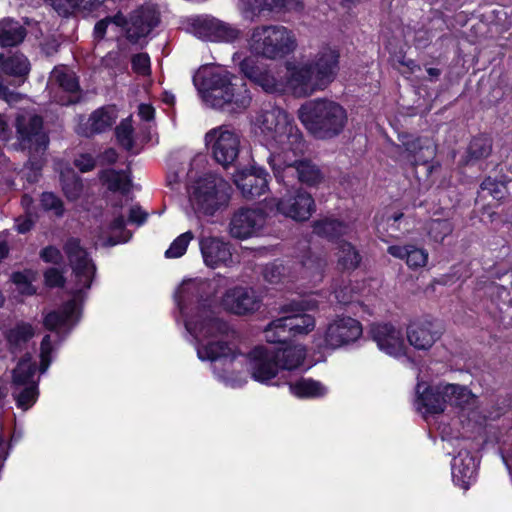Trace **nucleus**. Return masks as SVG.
Listing matches in <instances>:
<instances>
[{"mask_svg": "<svg viewBox=\"0 0 512 512\" xmlns=\"http://www.w3.org/2000/svg\"><path fill=\"white\" fill-rule=\"evenodd\" d=\"M199 91L206 104L229 113L245 110L251 95L243 79L227 69L214 66L201 71Z\"/></svg>", "mask_w": 512, "mask_h": 512, "instance_id": "nucleus-4", "label": "nucleus"}, {"mask_svg": "<svg viewBox=\"0 0 512 512\" xmlns=\"http://www.w3.org/2000/svg\"><path fill=\"white\" fill-rule=\"evenodd\" d=\"M280 171H274L275 177L279 182L288 184L291 182V178L297 177V179L306 185L316 186L320 184L324 175L320 168L309 160H298L292 158L287 161V164H283Z\"/></svg>", "mask_w": 512, "mask_h": 512, "instance_id": "nucleus-20", "label": "nucleus"}, {"mask_svg": "<svg viewBox=\"0 0 512 512\" xmlns=\"http://www.w3.org/2000/svg\"><path fill=\"white\" fill-rule=\"evenodd\" d=\"M17 146L29 155V182H35L42 167V157L48 147L49 138L43 130V120L40 116L24 112L15 121Z\"/></svg>", "mask_w": 512, "mask_h": 512, "instance_id": "nucleus-7", "label": "nucleus"}, {"mask_svg": "<svg viewBox=\"0 0 512 512\" xmlns=\"http://www.w3.org/2000/svg\"><path fill=\"white\" fill-rule=\"evenodd\" d=\"M59 15L68 16L77 11L72 0H45Z\"/></svg>", "mask_w": 512, "mask_h": 512, "instance_id": "nucleus-57", "label": "nucleus"}, {"mask_svg": "<svg viewBox=\"0 0 512 512\" xmlns=\"http://www.w3.org/2000/svg\"><path fill=\"white\" fill-rule=\"evenodd\" d=\"M193 238L194 235L191 231H186L185 233L179 235L166 250L165 256L167 258H179L183 256Z\"/></svg>", "mask_w": 512, "mask_h": 512, "instance_id": "nucleus-48", "label": "nucleus"}, {"mask_svg": "<svg viewBox=\"0 0 512 512\" xmlns=\"http://www.w3.org/2000/svg\"><path fill=\"white\" fill-rule=\"evenodd\" d=\"M106 234V244L110 246L122 242H127L130 239L131 233L125 230V220L123 214L118 213V211L115 210L114 218L111 221Z\"/></svg>", "mask_w": 512, "mask_h": 512, "instance_id": "nucleus-42", "label": "nucleus"}, {"mask_svg": "<svg viewBox=\"0 0 512 512\" xmlns=\"http://www.w3.org/2000/svg\"><path fill=\"white\" fill-rule=\"evenodd\" d=\"M117 118L118 111L114 105L100 107L93 111L88 118H80L76 132L85 137L103 133L114 125Z\"/></svg>", "mask_w": 512, "mask_h": 512, "instance_id": "nucleus-23", "label": "nucleus"}, {"mask_svg": "<svg viewBox=\"0 0 512 512\" xmlns=\"http://www.w3.org/2000/svg\"><path fill=\"white\" fill-rule=\"evenodd\" d=\"M35 372L36 366L35 363L32 362V357L30 355H26L19 361L16 368L13 370L14 386L20 388L22 385L35 383Z\"/></svg>", "mask_w": 512, "mask_h": 512, "instance_id": "nucleus-41", "label": "nucleus"}, {"mask_svg": "<svg viewBox=\"0 0 512 512\" xmlns=\"http://www.w3.org/2000/svg\"><path fill=\"white\" fill-rule=\"evenodd\" d=\"M241 135L230 125H220L205 134V144L212 157L227 167L235 162L240 151Z\"/></svg>", "mask_w": 512, "mask_h": 512, "instance_id": "nucleus-10", "label": "nucleus"}, {"mask_svg": "<svg viewBox=\"0 0 512 512\" xmlns=\"http://www.w3.org/2000/svg\"><path fill=\"white\" fill-rule=\"evenodd\" d=\"M147 213L139 206H133L129 210V222L141 225L146 221Z\"/></svg>", "mask_w": 512, "mask_h": 512, "instance_id": "nucleus-64", "label": "nucleus"}, {"mask_svg": "<svg viewBox=\"0 0 512 512\" xmlns=\"http://www.w3.org/2000/svg\"><path fill=\"white\" fill-rule=\"evenodd\" d=\"M268 174L262 168L238 170L234 174V183L248 200L263 195L268 189Z\"/></svg>", "mask_w": 512, "mask_h": 512, "instance_id": "nucleus-24", "label": "nucleus"}, {"mask_svg": "<svg viewBox=\"0 0 512 512\" xmlns=\"http://www.w3.org/2000/svg\"><path fill=\"white\" fill-rule=\"evenodd\" d=\"M440 331L427 320L412 322L407 328L409 344L418 350H428L440 338Z\"/></svg>", "mask_w": 512, "mask_h": 512, "instance_id": "nucleus-28", "label": "nucleus"}, {"mask_svg": "<svg viewBox=\"0 0 512 512\" xmlns=\"http://www.w3.org/2000/svg\"><path fill=\"white\" fill-rule=\"evenodd\" d=\"M125 23V17L118 13L117 15L113 17H106L105 19H102L98 21L94 27V35L96 38H103L108 26L110 24H115L116 26H123Z\"/></svg>", "mask_w": 512, "mask_h": 512, "instance_id": "nucleus-52", "label": "nucleus"}, {"mask_svg": "<svg viewBox=\"0 0 512 512\" xmlns=\"http://www.w3.org/2000/svg\"><path fill=\"white\" fill-rule=\"evenodd\" d=\"M60 181L62 191L69 201H76L80 198L83 184L80 177L71 168L61 171Z\"/></svg>", "mask_w": 512, "mask_h": 512, "instance_id": "nucleus-38", "label": "nucleus"}, {"mask_svg": "<svg viewBox=\"0 0 512 512\" xmlns=\"http://www.w3.org/2000/svg\"><path fill=\"white\" fill-rule=\"evenodd\" d=\"M45 283L49 287L62 286L64 283V277L60 270L57 268H49L45 274Z\"/></svg>", "mask_w": 512, "mask_h": 512, "instance_id": "nucleus-59", "label": "nucleus"}, {"mask_svg": "<svg viewBox=\"0 0 512 512\" xmlns=\"http://www.w3.org/2000/svg\"><path fill=\"white\" fill-rule=\"evenodd\" d=\"M248 43L253 53L267 59L285 57L297 46L294 33L281 25L255 27Z\"/></svg>", "mask_w": 512, "mask_h": 512, "instance_id": "nucleus-8", "label": "nucleus"}, {"mask_svg": "<svg viewBox=\"0 0 512 512\" xmlns=\"http://www.w3.org/2000/svg\"><path fill=\"white\" fill-rule=\"evenodd\" d=\"M64 251L72 269L69 291L73 298L60 311L51 312L44 319L45 327L56 331L58 337L61 333H67L78 320L82 294L90 289L96 273L94 262L78 239H69L64 245Z\"/></svg>", "mask_w": 512, "mask_h": 512, "instance_id": "nucleus-3", "label": "nucleus"}, {"mask_svg": "<svg viewBox=\"0 0 512 512\" xmlns=\"http://www.w3.org/2000/svg\"><path fill=\"white\" fill-rule=\"evenodd\" d=\"M451 232L452 226L447 220L435 219L428 223V234L435 242H442Z\"/></svg>", "mask_w": 512, "mask_h": 512, "instance_id": "nucleus-49", "label": "nucleus"}, {"mask_svg": "<svg viewBox=\"0 0 512 512\" xmlns=\"http://www.w3.org/2000/svg\"><path fill=\"white\" fill-rule=\"evenodd\" d=\"M337 264L343 270H353L358 267L361 257L355 247L346 241L337 243Z\"/></svg>", "mask_w": 512, "mask_h": 512, "instance_id": "nucleus-39", "label": "nucleus"}, {"mask_svg": "<svg viewBox=\"0 0 512 512\" xmlns=\"http://www.w3.org/2000/svg\"><path fill=\"white\" fill-rule=\"evenodd\" d=\"M291 394L298 398H321L328 393V388L321 382L311 378H301L289 384Z\"/></svg>", "mask_w": 512, "mask_h": 512, "instance_id": "nucleus-34", "label": "nucleus"}, {"mask_svg": "<svg viewBox=\"0 0 512 512\" xmlns=\"http://www.w3.org/2000/svg\"><path fill=\"white\" fill-rule=\"evenodd\" d=\"M400 141L414 164H424L435 155L434 144L428 138L402 135Z\"/></svg>", "mask_w": 512, "mask_h": 512, "instance_id": "nucleus-29", "label": "nucleus"}, {"mask_svg": "<svg viewBox=\"0 0 512 512\" xmlns=\"http://www.w3.org/2000/svg\"><path fill=\"white\" fill-rule=\"evenodd\" d=\"M16 404L22 410H28L36 402L38 397L37 382L16 387L13 393Z\"/></svg>", "mask_w": 512, "mask_h": 512, "instance_id": "nucleus-45", "label": "nucleus"}, {"mask_svg": "<svg viewBox=\"0 0 512 512\" xmlns=\"http://www.w3.org/2000/svg\"><path fill=\"white\" fill-rule=\"evenodd\" d=\"M159 23V13L152 4L143 5L135 9L129 20L125 18L126 36L132 43H137L146 37Z\"/></svg>", "mask_w": 512, "mask_h": 512, "instance_id": "nucleus-21", "label": "nucleus"}, {"mask_svg": "<svg viewBox=\"0 0 512 512\" xmlns=\"http://www.w3.org/2000/svg\"><path fill=\"white\" fill-rule=\"evenodd\" d=\"M369 334L379 350L393 357L406 355L407 347L402 330L391 323H374L370 326Z\"/></svg>", "mask_w": 512, "mask_h": 512, "instance_id": "nucleus-17", "label": "nucleus"}, {"mask_svg": "<svg viewBox=\"0 0 512 512\" xmlns=\"http://www.w3.org/2000/svg\"><path fill=\"white\" fill-rule=\"evenodd\" d=\"M100 179L107 184L109 190L120 191L123 194L128 193L131 187V180L124 171L104 170L100 174Z\"/></svg>", "mask_w": 512, "mask_h": 512, "instance_id": "nucleus-43", "label": "nucleus"}, {"mask_svg": "<svg viewBox=\"0 0 512 512\" xmlns=\"http://www.w3.org/2000/svg\"><path fill=\"white\" fill-rule=\"evenodd\" d=\"M254 124L270 152L268 163L273 171H280L279 168L287 164V161L304 154V136L293 117L285 110L272 108L262 111L257 115Z\"/></svg>", "mask_w": 512, "mask_h": 512, "instance_id": "nucleus-2", "label": "nucleus"}, {"mask_svg": "<svg viewBox=\"0 0 512 512\" xmlns=\"http://www.w3.org/2000/svg\"><path fill=\"white\" fill-rule=\"evenodd\" d=\"M200 250L204 263L211 268L230 266L233 263L228 243L216 237L203 238Z\"/></svg>", "mask_w": 512, "mask_h": 512, "instance_id": "nucleus-27", "label": "nucleus"}, {"mask_svg": "<svg viewBox=\"0 0 512 512\" xmlns=\"http://www.w3.org/2000/svg\"><path fill=\"white\" fill-rule=\"evenodd\" d=\"M468 152L473 159L486 158L491 152V143L487 138H474L469 145Z\"/></svg>", "mask_w": 512, "mask_h": 512, "instance_id": "nucleus-50", "label": "nucleus"}, {"mask_svg": "<svg viewBox=\"0 0 512 512\" xmlns=\"http://www.w3.org/2000/svg\"><path fill=\"white\" fill-rule=\"evenodd\" d=\"M283 319L273 320L264 330V338L268 343H284L289 339L288 330L282 327Z\"/></svg>", "mask_w": 512, "mask_h": 512, "instance_id": "nucleus-47", "label": "nucleus"}, {"mask_svg": "<svg viewBox=\"0 0 512 512\" xmlns=\"http://www.w3.org/2000/svg\"><path fill=\"white\" fill-rule=\"evenodd\" d=\"M0 65L3 73L21 78L18 85L23 82L30 71V63L23 54H14L7 59L0 54Z\"/></svg>", "mask_w": 512, "mask_h": 512, "instance_id": "nucleus-37", "label": "nucleus"}, {"mask_svg": "<svg viewBox=\"0 0 512 512\" xmlns=\"http://www.w3.org/2000/svg\"><path fill=\"white\" fill-rule=\"evenodd\" d=\"M132 69L139 75H149L150 74V58L148 54L140 53L134 55L132 58Z\"/></svg>", "mask_w": 512, "mask_h": 512, "instance_id": "nucleus-56", "label": "nucleus"}, {"mask_svg": "<svg viewBox=\"0 0 512 512\" xmlns=\"http://www.w3.org/2000/svg\"><path fill=\"white\" fill-rule=\"evenodd\" d=\"M272 8H285L287 10H299L303 5L301 0H271Z\"/></svg>", "mask_w": 512, "mask_h": 512, "instance_id": "nucleus-63", "label": "nucleus"}, {"mask_svg": "<svg viewBox=\"0 0 512 512\" xmlns=\"http://www.w3.org/2000/svg\"><path fill=\"white\" fill-rule=\"evenodd\" d=\"M55 350L51 342L50 335H46L40 345V372L45 373L49 368L52 358L51 354Z\"/></svg>", "mask_w": 512, "mask_h": 512, "instance_id": "nucleus-51", "label": "nucleus"}, {"mask_svg": "<svg viewBox=\"0 0 512 512\" xmlns=\"http://www.w3.org/2000/svg\"><path fill=\"white\" fill-rule=\"evenodd\" d=\"M297 116L306 130L318 139L338 136L348 122L345 108L325 98L306 101L299 107Z\"/></svg>", "mask_w": 512, "mask_h": 512, "instance_id": "nucleus-5", "label": "nucleus"}, {"mask_svg": "<svg viewBox=\"0 0 512 512\" xmlns=\"http://www.w3.org/2000/svg\"><path fill=\"white\" fill-rule=\"evenodd\" d=\"M241 9L244 12H250L252 14H257L262 11H271L272 4L271 0H240Z\"/></svg>", "mask_w": 512, "mask_h": 512, "instance_id": "nucleus-54", "label": "nucleus"}, {"mask_svg": "<svg viewBox=\"0 0 512 512\" xmlns=\"http://www.w3.org/2000/svg\"><path fill=\"white\" fill-rule=\"evenodd\" d=\"M283 93H290L296 97H306L321 90L312 75L311 67L307 64H287V71L283 77Z\"/></svg>", "mask_w": 512, "mask_h": 512, "instance_id": "nucleus-19", "label": "nucleus"}, {"mask_svg": "<svg viewBox=\"0 0 512 512\" xmlns=\"http://www.w3.org/2000/svg\"><path fill=\"white\" fill-rule=\"evenodd\" d=\"M326 261L318 255L309 253L301 261L297 275L292 274L295 280H301L303 283L316 285L322 281Z\"/></svg>", "mask_w": 512, "mask_h": 512, "instance_id": "nucleus-30", "label": "nucleus"}, {"mask_svg": "<svg viewBox=\"0 0 512 512\" xmlns=\"http://www.w3.org/2000/svg\"><path fill=\"white\" fill-rule=\"evenodd\" d=\"M221 303L225 310L233 314L246 315L257 311L261 300L252 288L237 286L225 292Z\"/></svg>", "mask_w": 512, "mask_h": 512, "instance_id": "nucleus-22", "label": "nucleus"}, {"mask_svg": "<svg viewBox=\"0 0 512 512\" xmlns=\"http://www.w3.org/2000/svg\"><path fill=\"white\" fill-rule=\"evenodd\" d=\"M334 293L336 300L343 305L352 302L354 299L353 290L350 286H344L343 288L335 290Z\"/></svg>", "mask_w": 512, "mask_h": 512, "instance_id": "nucleus-62", "label": "nucleus"}, {"mask_svg": "<svg viewBox=\"0 0 512 512\" xmlns=\"http://www.w3.org/2000/svg\"><path fill=\"white\" fill-rule=\"evenodd\" d=\"M264 279L270 284L288 283L294 281L290 268L280 262L267 264L263 270Z\"/></svg>", "mask_w": 512, "mask_h": 512, "instance_id": "nucleus-44", "label": "nucleus"}, {"mask_svg": "<svg viewBox=\"0 0 512 512\" xmlns=\"http://www.w3.org/2000/svg\"><path fill=\"white\" fill-rule=\"evenodd\" d=\"M316 307L315 304L311 302H302L301 304H297L294 308L290 307L289 311L291 314L283 316V327H286L288 330L289 338L306 335L311 332L315 328V319L312 315L301 313V311L312 309ZM288 311V309L286 310Z\"/></svg>", "mask_w": 512, "mask_h": 512, "instance_id": "nucleus-26", "label": "nucleus"}, {"mask_svg": "<svg viewBox=\"0 0 512 512\" xmlns=\"http://www.w3.org/2000/svg\"><path fill=\"white\" fill-rule=\"evenodd\" d=\"M354 228L351 223L343 222L335 218H324L315 221L313 224V232L321 237H325L330 241L338 243L341 237L349 236Z\"/></svg>", "mask_w": 512, "mask_h": 512, "instance_id": "nucleus-32", "label": "nucleus"}, {"mask_svg": "<svg viewBox=\"0 0 512 512\" xmlns=\"http://www.w3.org/2000/svg\"><path fill=\"white\" fill-rule=\"evenodd\" d=\"M275 206L281 215L300 222L308 220L315 211L313 197L302 189L288 191Z\"/></svg>", "mask_w": 512, "mask_h": 512, "instance_id": "nucleus-16", "label": "nucleus"}, {"mask_svg": "<svg viewBox=\"0 0 512 512\" xmlns=\"http://www.w3.org/2000/svg\"><path fill=\"white\" fill-rule=\"evenodd\" d=\"M449 444L459 448L451 462L452 480L455 485L467 490L476 479L478 463L468 450L469 442L467 440L455 439Z\"/></svg>", "mask_w": 512, "mask_h": 512, "instance_id": "nucleus-12", "label": "nucleus"}, {"mask_svg": "<svg viewBox=\"0 0 512 512\" xmlns=\"http://www.w3.org/2000/svg\"><path fill=\"white\" fill-rule=\"evenodd\" d=\"M95 164V159L90 154H80L74 159L75 167L83 173L94 169Z\"/></svg>", "mask_w": 512, "mask_h": 512, "instance_id": "nucleus-60", "label": "nucleus"}, {"mask_svg": "<svg viewBox=\"0 0 512 512\" xmlns=\"http://www.w3.org/2000/svg\"><path fill=\"white\" fill-rule=\"evenodd\" d=\"M35 335L34 327L27 322L20 321L4 333L9 349L12 352L22 350Z\"/></svg>", "mask_w": 512, "mask_h": 512, "instance_id": "nucleus-33", "label": "nucleus"}, {"mask_svg": "<svg viewBox=\"0 0 512 512\" xmlns=\"http://www.w3.org/2000/svg\"><path fill=\"white\" fill-rule=\"evenodd\" d=\"M12 280L20 293L25 295H32L35 293V289L25 274L16 272L12 275Z\"/></svg>", "mask_w": 512, "mask_h": 512, "instance_id": "nucleus-58", "label": "nucleus"}, {"mask_svg": "<svg viewBox=\"0 0 512 512\" xmlns=\"http://www.w3.org/2000/svg\"><path fill=\"white\" fill-rule=\"evenodd\" d=\"M52 77L63 91L70 94L67 99L61 98L59 100L61 105H70L79 101V84L73 72L65 69H55Z\"/></svg>", "mask_w": 512, "mask_h": 512, "instance_id": "nucleus-35", "label": "nucleus"}, {"mask_svg": "<svg viewBox=\"0 0 512 512\" xmlns=\"http://www.w3.org/2000/svg\"><path fill=\"white\" fill-rule=\"evenodd\" d=\"M251 377L260 383H268L280 369L279 352L275 348L256 346L247 356Z\"/></svg>", "mask_w": 512, "mask_h": 512, "instance_id": "nucleus-11", "label": "nucleus"}, {"mask_svg": "<svg viewBox=\"0 0 512 512\" xmlns=\"http://www.w3.org/2000/svg\"><path fill=\"white\" fill-rule=\"evenodd\" d=\"M213 293L214 287L210 281L189 279L179 286L175 301L186 330L196 341L198 358L201 361L233 362L239 352L230 343L233 332L212 308Z\"/></svg>", "mask_w": 512, "mask_h": 512, "instance_id": "nucleus-1", "label": "nucleus"}, {"mask_svg": "<svg viewBox=\"0 0 512 512\" xmlns=\"http://www.w3.org/2000/svg\"><path fill=\"white\" fill-rule=\"evenodd\" d=\"M475 401V395L467 387L458 384L418 382L416 386L415 405L425 417L443 413L448 405L465 409Z\"/></svg>", "mask_w": 512, "mask_h": 512, "instance_id": "nucleus-6", "label": "nucleus"}, {"mask_svg": "<svg viewBox=\"0 0 512 512\" xmlns=\"http://www.w3.org/2000/svg\"><path fill=\"white\" fill-rule=\"evenodd\" d=\"M41 258L45 262L59 263L62 259V255L59 249L53 246H48L41 251Z\"/></svg>", "mask_w": 512, "mask_h": 512, "instance_id": "nucleus-61", "label": "nucleus"}, {"mask_svg": "<svg viewBox=\"0 0 512 512\" xmlns=\"http://www.w3.org/2000/svg\"><path fill=\"white\" fill-rule=\"evenodd\" d=\"M279 352L280 368L293 370L299 368L305 359L306 349L302 345L288 346Z\"/></svg>", "mask_w": 512, "mask_h": 512, "instance_id": "nucleus-40", "label": "nucleus"}, {"mask_svg": "<svg viewBox=\"0 0 512 512\" xmlns=\"http://www.w3.org/2000/svg\"><path fill=\"white\" fill-rule=\"evenodd\" d=\"M41 205L45 210H51L57 216L63 214V204L60 198L50 192H45L41 196Z\"/></svg>", "mask_w": 512, "mask_h": 512, "instance_id": "nucleus-55", "label": "nucleus"}, {"mask_svg": "<svg viewBox=\"0 0 512 512\" xmlns=\"http://www.w3.org/2000/svg\"><path fill=\"white\" fill-rule=\"evenodd\" d=\"M340 52L330 45L322 46L313 59L306 63L311 67L312 75L317 84L324 90L336 78L339 71Z\"/></svg>", "mask_w": 512, "mask_h": 512, "instance_id": "nucleus-14", "label": "nucleus"}, {"mask_svg": "<svg viewBox=\"0 0 512 512\" xmlns=\"http://www.w3.org/2000/svg\"><path fill=\"white\" fill-rule=\"evenodd\" d=\"M230 195L231 186L227 181L220 176L207 174L196 181L190 201L198 215L213 216L228 206Z\"/></svg>", "mask_w": 512, "mask_h": 512, "instance_id": "nucleus-9", "label": "nucleus"}, {"mask_svg": "<svg viewBox=\"0 0 512 512\" xmlns=\"http://www.w3.org/2000/svg\"><path fill=\"white\" fill-rule=\"evenodd\" d=\"M241 72L268 93H283V78L277 79L257 64L253 57H247L240 63Z\"/></svg>", "mask_w": 512, "mask_h": 512, "instance_id": "nucleus-25", "label": "nucleus"}, {"mask_svg": "<svg viewBox=\"0 0 512 512\" xmlns=\"http://www.w3.org/2000/svg\"><path fill=\"white\" fill-rule=\"evenodd\" d=\"M388 253L398 259L404 260L410 269L417 270L426 266L429 254L426 249L414 244L392 245Z\"/></svg>", "mask_w": 512, "mask_h": 512, "instance_id": "nucleus-31", "label": "nucleus"}, {"mask_svg": "<svg viewBox=\"0 0 512 512\" xmlns=\"http://www.w3.org/2000/svg\"><path fill=\"white\" fill-rule=\"evenodd\" d=\"M133 131L131 116L123 119L115 129L119 144L128 151H132L134 147Z\"/></svg>", "mask_w": 512, "mask_h": 512, "instance_id": "nucleus-46", "label": "nucleus"}, {"mask_svg": "<svg viewBox=\"0 0 512 512\" xmlns=\"http://www.w3.org/2000/svg\"><path fill=\"white\" fill-rule=\"evenodd\" d=\"M266 216L259 209L241 208L231 217L229 233L233 238L245 240L262 234Z\"/></svg>", "mask_w": 512, "mask_h": 512, "instance_id": "nucleus-15", "label": "nucleus"}, {"mask_svg": "<svg viewBox=\"0 0 512 512\" xmlns=\"http://www.w3.org/2000/svg\"><path fill=\"white\" fill-rule=\"evenodd\" d=\"M362 335L359 321L351 317H338L325 330L324 346L336 349L356 341Z\"/></svg>", "mask_w": 512, "mask_h": 512, "instance_id": "nucleus-18", "label": "nucleus"}, {"mask_svg": "<svg viewBox=\"0 0 512 512\" xmlns=\"http://www.w3.org/2000/svg\"><path fill=\"white\" fill-rule=\"evenodd\" d=\"M26 36V29L17 21L3 19L0 21V46L12 47L20 44Z\"/></svg>", "mask_w": 512, "mask_h": 512, "instance_id": "nucleus-36", "label": "nucleus"}, {"mask_svg": "<svg viewBox=\"0 0 512 512\" xmlns=\"http://www.w3.org/2000/svg\"><path fill=\"white\" fill-rule=\"evenodd\" d=\"M192 29L198 38L213 42L232 43L242 35L238 27L213 17L194 19Z\"/></svg>", "mask_w": 512, "mask_h": 512, "instance_id": "nucleus-13", "label": "nucleus"}, {"mask_svg": "<svg viewBox=\"0 0 512 512\" xmlns=\"http://www.w3.org/2000/svg\"><path fill=\"white\" fill-rule=\"evenodd\" d=\"M481 190L487 191L494 199L500 200L505 195L506 187L503 182L488 177L481 183Z\"/></svg>", "mask_w": 512, "mask_h": 512, "instance_id": "nucleus-53", "label": "nucleus"}]
</instances>
